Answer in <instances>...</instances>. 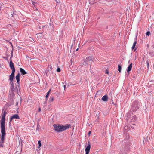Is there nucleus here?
<instances>
[{"label": "nucleus", "instance_id": "nucleus-11", "mask_svg": "<svg viewBox=\"0 0 154 154\" xmlns=\"http://www.w3.org/2000/svg\"><path fill=\"white\" fill-rule=\"evenodd\" d=\"M16 78L17 80V82L18 84H19V82L20 81V74L18 73L17 75L16 76Z\"/></svg>", "mask_w": 154, "mask_h": 154}, {"label": "nucleus", "instance_id": "nucleus-10", "mask_svg": "<svg viewBox=\"0 0 154 154\" xmlns=\"http://www.w3.org/2000/svg\"><path fill=\"white\" fill-rule=\"evenodd\" d=\"M102 99L103 101H107L108 100V97L106 95H105L102 97Z\"/></svg>", "mask_w": 154, "mask_h": 154}, {"label": "nucleus", "instance_id": "nucleus-29", "mask_svg": "<svg viewBox=\"0 0 154 154\" xmlns=\"http://www.w3.org/2000/svg\"><path fill=\"white\" fill-rule=\"evenodd\" d=\"M66 87V85H64V89H65Z\"/></svg>", "mask_w": 154, "mask_h": 154}, {"label": "nucleus", "instance_id": "nucleus-28", "mask_svg": "<svg viewBox=\"0 0 154 154\" xmlns=\"http://www.w3.org/2000/svg\"><path fill=\"white\" fill-rule=\"evenodd\" d=\"M50 68L51 69H52V66H51V65H50Z\"/></svg>", "mask_w": 154, "mask_h": 154}, {"label": "nucleus", "instance_id": "nucleus-9", "mask_svg": "<svg viewBox=\"0 0 154 154\" xmlns=\"http://www.w3.org/2000/svg\"><path fill=\"white\" fill-rule=\"evenodd\" d=\"M132 64L131 63L128 66L127 68V72L129 73V71H131L132 68Z\"/></svg>", "mask_w": 154, "mask_h": 154}, {"label": "nucleus", "instance_id": "nucleus-19", "mask_svg": "<svg viewBox=\"0 0 154 154\" xmlns=\"http://www.w3.org/2000/svg\"><path fill=\"white\" fill-rule=\"evenodd\" d=\"M11 86H14V83L13 82V81H11L10 82Z\"/></svg>", "mask_w": 154, "mask_h": 154}, {"label": "nucleus", "instance_id": "nucleus-30", "mask_svg": "<svg viewBox=\"0 0 154 154\" xmlns=\"http://www.w3.org/2000/svg\"><path fill=\"white\" fill-rule=\"evenodd\" d=\"M91 131H89L88 132V134H91Z\"/></svg>", "mask_w": 154, "mask_h": 154}, {"label": "nucleus", "instance_id": "nucleus-7", "mask_svg": "<svg viewBox=\"0 0 154 154\" xmlns=\"http://www.w3.org/2000/svg\"><path fill=\"white\" fill-rule=\"evenodd\" d=\"M92 61V60L91 57H87L86 58L85 61L84 62L85 64H88V62Z\"/></svg>", "mask_w": 154, "mask_h": 154}, {"label": "nucleus", "instance_id": "nucleus-5", "mask_svg": "<svg viewBox=\"0 0 154 154\" xmlns=\"http://www.w3.org/2000/svg\"><path fill=\"white\" fill-rule=\"evenodd\" d=\"M14 119H19L20 118L18 115L16 114L12 115L10 118V122H11Z\"/></svg>", "mask_w": 154, "mask_h": 154}, {"label": "nucleus", "instance_id": "nucleus-24", "mask_svg": "<svg viewBox=\"0 0 154 154\" xmlns=\"http://www.w3.org/2000/svg\"><path fill=\"white\" fill-rule=\"evenodd\" d=\"M132 106L133 107H135L136 109H137V108H138V107H137V106H135L134 105V104H133L132 105Z\"/></svg>", "mask_w": 154, "mask_h": 154}, {"label": "nucleus", "instance_id": "nucleus-15", "mask_svg": "<svg viewBox=\"0 0 154 154\" xmlns=\"http://www.w3.org/2000/svg\"><path fill=\"white\" fill-rule=\"evenodd\" d=\"M54 100V97L52 96H51L50 97L49 101L51 102L53 101Z\"/></svg>", "mask_w": 154, "mask_h": 154}, {"label": "nucleus", "instance_id": "nucleus-33", "mask_svg": "<svg viewBox=\"0 0 154 154\" xmlns=\"http://www.w3.org/2000/svg\"><path fill=\"white\" fill-rule=\"evenodd\" d=\"M76 51H77V49L76 50Z\"/></svg>", "mask_w": 154, "mask_h": 154}, {"label": "nucleus", "instance_id": "nucleus-4", "mask_svg": "<svg viewBox=\"0 0 154 154\" xmlns=\"http://www.w3.org/2000/svg\"><path fill=\"white\" fill-rule=\"evenodd\" d=\"M91 147V145L90 144H88L85 149V154H88L90 151V149Z\"/></svg>", "mask_w": 154, "mask_h": 154}, {"label": "nucleus", "instance_id": "nucleus-14", "mask_svg": "<svg viewBox=\"0 0 154 154\" xmlns=\"http://www.w3.org/2000/svg\"><path fill=\"white\" fill-rule=\"evenodd\" d=\"M122 69V66L120 65H118V70L119 72H121Z\"/></svg>", "mask_w": 154, "mask_h": 154}, {"label": "nucleus", "instance_id": "nucleus-18", "mask_svg": "<svg viewBox=\"0 0 154 154\" xmlns=\"http://www.w3.org/2000/svg\"><path fill=\"white\" fill-rule=\"evenodd\" d=\"M38 148H39L41 146V143L40 141V140L38 141Z\"/></svg>", "mask_w": 154, "mask_h": 154}, {"label": "nucleus", "instance_id": "nucleus-34", "mask_svg": "<svg viewBox=\"0 0 154 154\" xmlns=\"http://www.w3.org/2000/svg\"><path fill=\"white\" fill-rule=\"evenodd\" d=\"M106 73H108V72H106Z\"/></svg>", "mask_w": 154, "mask_h": 154}, {"label": "nucleus", "instance_id": "nucleus-25", "mask_svg": "<svg viewBox=\"0 0 154 154\" xmlns=\"http://www.w3.org/2000/svg\"><path fill=\"white\" fill-rule=\"evenodd\" d=\"M39 127H40V126L38 125L37 126V128L36 130H38V129H39Z\"/></svg>", "mask_w": 154, "mask_h": 154}, {"label": "nucleus", "instance_id": "nucleus-22", "mask_svg": "<svg viewBox=\"0 0 154 154\" xmlns=\"http://www.w3.org/2000/svg\"><path fill=\"white\" fill-rule=\"evenodd\" d=\"M150 35V32L149 31H147L146 33V35Z\"/></svg>", "mask_w": 154, "mask_h": 154}, {"label": "nucleus", "instance_id": "nucleus-3", "mask_svg": "<svg viewBox=\"0 0 154 154\" xmlns=\"http://www.w3.org/2000/svg\"><path fill=\"white\" fill-rule=\"evenodd\" d=\"M5 116L4 115L2 116L1 120V128H5Z\"/></svg>", "mask_w": 154, "mask_h": 154}, {"label": "nucleus", "instance_id": "nucleus-13", "mask_svg": "<svg viewBox=\"0 0 154 154\" xmlns=\"http://www.w3.org/2000/svg\"><path fill=\"white\" fill-rule=\"evenodd\" d=\"M136 44H137V41H134V42L133 44V45L132 47V49H134Z\"/></svg>", "mask_w": 154, "mask_h": 154}, {"label": "nucleus", "instance_id": "nucleus-8", "mask_svg": "<svg viewBox=\"0 0 154 154\" xmlns=\"http://www.w3.org/2000/svg\"><path fill=\"white\" fill-rule=\"evenodd\" d=\"M15 71H12V72L10 75L9 79L11 81H13V79L14 78V72Z\"/></svg>", "mask_w": 154, "mask_h": 154}, {"label": "nucleus", "instance_id": "nucleus-6", "mask_svg": "<svg viewBox=\"0 0 154 154\" xmlns=\"http://www.w3.org/2000/svg\"><path fill=\"white\" fill-rule=\"evenodd\" d=\"M9 66L10 68L11 69L12 71H15V68L14 66V64L11 60L10 61Z\"/></svg>", "mask_w": 154, "mask_h": 154}, {"label": "nucleus", "instance_id": "nucleus-1", "mask_svg": "<svg viewBox=\"0 0 154 154\" xmlns=\"http://www.w3.org/2000/svg\"><path fill=\"white\" fill-rule=\"evenodd\" d=\"M53 126L54 128V129L57 132H62L64 130L69 128L70 127L69 125H57L54 124Z\"/></svg>", "mask_w": 154, "mask_h": 154}, {"label": "nucleus", "instance_id": "nucleus-17", "mask_svg": "<svg viewBox=\"0 0 154 154\" xmlns=\"http://www.w3.org/2000/svg\"><path fill=\"white\" fill-rule=\"evenodd\" d=\"M50 91V90H49V91H48V92L47 93V94L45 97L46 98H47L48 97Z\"/></svg>", "mask_w": 154, "mask_h": 154}, {"label": "nucleus", "instance_id": "nucleus-27", "mask_svg": "<svg viewBox=\"0 0 154 154\" xmlns=\"http://www.w3.org/2000/svg\"><path fill=\"white\" fill-rule=\"evenodd\" d=\"M38 111H39V112H40L41 111V108L40 107H39V108Z\"/></svg>", "mask_w": 154, "mask_h": 154}, {"label": "nucleus", "instance_id": "nucleus-16", "mask_svg": "<svg viewBox=\"0 0 154 154\" xmlns=\"http://www.w3.org/2000/svg\"><path fill=\"white\" fill-rule=\"evenodd\" d=\"M10 89L11 91H13L14 90V86H11Z\"/></svg>", "mask_w": 154, "mask_h": 154}, {"label": "nucleus", "instance_id": "nucleus-23", "mask_svg": "<svg viewBox=\"0 0 154 154\" xmlns=\"http://www.w3.org/2000/svg\"><path fill=\"white\" fill-rule=\"evenodd\" d=\"M146 63H147V67L149 66V61H146Z\"/></svg>", "mask_w": 154, "mask_h": 154}, {"label": "nucleus", "instance_id": "nucleus-31", "mask_svg": "<svg viewBox=\"0 0 154 154\" xmlns=\"http://www.w3.org/2000/svg\"><path fill=\"white\" fill-rule=\"evenodd\" d=\"M35 3V2H32V3L33 4V5H34Z\"/></svg>", "mask_w": 154, "mask_h": 154}, {"label": "nucleus", "instance_id": "nucleus-12", "mask_svg": "<svg viewBox=\"0 0 154 154\" xmlns=\"http://www.w3.org/2000/svg\"><path fill=\"white\" fill-rule=\"evenodd\" d=\"M20 72L23 75L26 74V72L23 69L20 68Z\"/></svg>", "mask_w": 154, "mask_h": 154}, {"label": "nucleus", "instance_id": "nucleus-32", "mask_svg": "<svg viewBox=\"0 0 154 154\" xmlns=\"http://www.w3.org/2000/svg\"><path fill=\"white\" fill-rule=\"evenodd\" d=\"M45 27V26H43V27Z\"/></svg>", "mask_w": 154, "mask_h": 154}, {"label": "nucleus", "instance_id": "nucleus-20", "mask_svg": "<svg viewBox=\"0 0 154 154\" xmlns=\"http://www.w3.org/2000/svg\"><path fill=\"white\" fill-rule=\"evenodd\" d=\"M3 144L0 141V147H3Z\"/></svg>", "mask_w": 154, "mask_h": 154}, {"label": "nucleus", "instance_id": "nucleus-2", "mask_svg": "<svg viewBox=\"0 0 154 154\" xmlns=\"http://www.w3.org/2000/svg\"><path fill=\"white\" fill-rule=\"evenodd\" d=\"M1 140L0 141L2 143H3L4 140V137L5 135V128H1Z\"/></svg>", "mask_w": 154, "mask_h": 154}, {"label": "nucleus", "instance_id": "nucleus-26", "mask_svg": "<svg viewBox=\"0 0 154 154\" xmlns=\"http://www.w3.org/2000/svg\"><path fill=\"white\" fill-rule=\"evenodd\" d=\"M6 114V112L5 111L3 113V114L2 115H4L5 116Z\"/></svg>", "mask_w": 154, "mask_h": 154}, {"label": "nucleus", "instance_id": "nucleus-21", "mask_svg": "<svg viewBox=\"0 0 154 154\" xmlns=\"http://www.w3.org/2000/svg\"><path fill=\"white\" fill-rule=\"evenodd\" d=\"M57 72H60V69L59 68H58L57 69Z\"/></svg>", "mask_w": 154, "mask_h": 154}]
</instances>
